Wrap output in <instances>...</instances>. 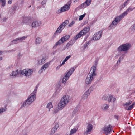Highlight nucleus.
Wrapping results in <instances>:
<instances>
[{"label": "nucleus", "instance_id": "nucleus-34", "mask_svg": "<svg viewBox=\"0 0 135 135\" xmlns=\"http://www.w3.org/2000/svg\"><path fill=\"white\" fill-rule=\"evenodd\" d=\"M91 2V0H87L85 3H86V5L88 6L90 4Z\"/></svg>", "mask_w": 135, "mask_h": 135}, {"label": "nucleus", "instance_id": "nucleus-29", "mask_svg": "<svg viewBox=\"0 0 135 135\" xmlns=\"http://www.w3.org/2000/svg\"><path fill=\"white\" fill-rule=\"evenodd\" d=\"M59 110L58 108H54L52 110V113L53 114H55L57 113Z\"/></svg>", "mask_w": 135, "mask_h": 135}, {"label": "nucleus", "instance_id": "nucleus-36", "mask_svg": "<svg viewBox=\"0 0 135 135\" xmlns=\"http://www.w3.org/2000/svg\"><path fill=\"white\" fill-rule=\"evenodd\" d=\"M38 88V86H36L35 88L34 91L31 93H33V94H35V93L37 91Z\"/></svg>", "mask_w": 135, "mask_h": 135}, {"label": "nucleus", "instance_id": "nucleus-19", "mask_svg": "<svg viewBox=\"0 0 135 135\" xmlns=\"http://www.w3.org/2000/svg\"><path fill=\"white\" fill-rule=\"evenodd\" d=\"M53 124L54 126L52 129V132L53 133H55L58 128L59 125L58 123L57 122H55L53 123Z\"/></svg>", "mask_w": 135, "mask_h": 135}, {"label": "nucleus", "instance_id": "nucleus-5", "mask_svg": "<svg viewBox=\"0 0 135 135\" xmlns=\"http://www.w3.org/2000/svg\"><path fill=\"white\" fill-rule=\"evenodd\" d=\"M90 28L88 27H86L81 30L75 37V39L77 40L78 38L81 37L82 36L86 34L89 31Z\"/></svg>", "mask_w": 135, "mask_h": 135}, {"label": "nucleus", "instance_id": "nucleus-9", "mask_svg": "<svg viewBox=\"0 0 135 135\" xmlns=\"http://www.w3.org/2000/svg\"><path fill=\"white\" fill-rule=\"evenodd\" d=\"M68 22V21L66 20L57 29L56 32L54 33V36H55L56 33H61L62 30L65 28V26L67 24Z\"/></svg>", "mask_w": 135, "mask_h": 135}, {"label": "nucleus", "instance_id": "nucleus-27", "mask_svg": "<svg viewBox=\"0 0 135 135\" xmlns=\"http://www.w3.org/2000/svg\"><path fill=\"white\" fill-rule=\"evenodd\" d=\"M53 107V105L51 102H49L48 103L46 106V108L48 109L49 111H50V109Z\"/></svg>", "mask_w": 135, "mask_h": 135}, {"label": "nucleus", "instance_id": "nucleus-22", "mask_svg": "<svg viewBox=\"0 0 135 135\" xmlns=\"http://www.w3.org/2000/svg\"><path fill=\"white\" fill-rule=\"evenodd\" d=\"M93 129V126L91 124H88L87 127V130L86 131V132L87 134L90 132Z\"/></svg>", "mask_w": 135, "mask_h": 135}, {"label": "nucleus", "instance_id": "nucleus-48", "mask_svg": "<svg viewBox=\"0 0 135 135\" xmlns=\"http://www.w3.org/2000/svg\"><path fill=\"white\" fill-rule=\"evenodd\" d=\"M79 0H75V1H74V2H77V1H78Z\"/></svg>", "mask_w": 135, "mask_h": 135}, {"label": "nucleus", "instance_id": "nucleus-46", "mask_svg": "<svg viewBox=\"0 0 135 135\" xmlns=\"http://www.w3.org/2000/svg\"><path fill=\"white\" fill-rule=\"evenodd\" d=\"M60 66H59L57 67H56V69H59L60 68Z\"/></svg>", "mask_w": 135, "mask_h": 135}, {"label": "nucleus", "instance_id": "nucleus-1", "mask_svg": "<svg viewBox=\"0 0 135 135\" xmlns=\"http://www.w3.org/2000/svg\"><path fill=\"white\" fill-rule=\"evenodd\" d=\"M133 8H129L125 12L122 13L118 16H117L115 18L114 20L113 21L112 23L110 24L109 27L111 29H113L114 28L118 22L123 18L127 15L130 12L132 11Z\"/></svg>", "mask_w": 135, "mask_h": 135}, {"label": "nucleus", "instance_id": "nucleus-2", "mask_svg": "<svg viewBox=\"0 0 135 135\" xmlns=\"http://www.w3.org/2000/svg\"><path fill=\"white\" fill-rule=\"evenodd\" d=\"M96 67L95 66H93L91 68L85 80V83L87 85L90 84L94 80L96 75Z\"/></svg>", "mask_w": 135, "mask_h": 135}, {"label": "nucleus", "instance_id": "nucleus-49", "mask_svg": "<svg viewBox=\"0 0 135 135\" xmlns=\"http://www.w3.org/2000/svg\"><path fill=\"white\" fill-rule=\"evenodd\" d=\"M2 59V57H0V60H1Z\"/></svg>", "mask_w": 135, "mask_h": 135}, {"label": "nucleus", "instance_id": "nucleus-24", "mask_svg": "<svg viewBox=\"0 0 135 135\" xmlns=\"http://www.w3.org/2000/svg\"><path fill=\"white\" fill-rule=\"evenodd\" d=\"M47 57H43L41 60H40L38 62L39 64L41 65L43 63H44L45 60L47 59Z\"/></svg>", "mask_w": 135, "mask_h": 135}, {"label": "nucleus", "instance_id": "nucleus-20", "mask_svg": "<svg viewBox=\"0 0 135 135\" xmlns=\"http://www.w3.org/2000/svg\"><path fill=\"white\" fill-rule=\"evenodd\" d=\"M21 70H17L15 71H13L10 74L12 76H15L17 75H21Z\"/></svg>", "mask_w": 135, "mask_h": 135}, {"label": "nucleus", "instance_id": "nucleus-32", "mask_svg": "<svg viewBox=\"0 0 135 135\" xmlns=\"http://www.w3.org/2000/svg\"><path fill=\"white\" fill-rule=\"evenodd\" d=\"M86 15V13H84L83 15H80L79 16V20L81 21L82 20L83 18L85 17Z\"/></svg>", "mask_w": 135, "mask_h": 135}, {"label": "nucleus", "instance_id": "nucleus-14", "mask_svg": "<svg viewBox=\"0 0 135 135\" xmlns=\"http://www.w3.org/2000/svg\"><path fill=\"white\" fill-rule=\"evenodd\" d=\"M42 24V22L40 21H35L32 23L31 27L32 28H36L40 26Z\"/></svg>", "mask_w": 135, "mask_h": 135}, {"label": "nucleus", "instance_id": "nucleus-41", "mask_svg": "<svg viewBox=\"0 0 135 135\" xmlns=\"http://www.w3.org/2000/svg\"><path fill=\"white\" fill-rule=\"evenodd\" d=\"M71 57V56L70 55L68 56H67L66 58L64 59L65 61H66L69 59Z\"/></svg>", "mask_w": 135, "mask_h": 135}, {"label": "nucleus", "instance_id": "nucleus-15", "mask_svg": "<svg viewBox=\"0 0 135 135\" xmlns=\"http://www.w3.org/2000/svg\"><path fill=\"white\" fill-rule=\"evenodd\" d=\"M67 105L66 104L60 100L58 104V108L59 109L61 110L65 107Z\"/></svg>", "mask_w": 135, "mask_h": 135}, {"label": "nucleus", "instance_id": "nucleus-43", "mask_svg": "<svg viewBox=\"0 0 135 135\" xmlns=\"http://www.w3.org/2000/svg\"><path fill=\"white\" fill-rule=\"evenodd\" d=\"M66 61H65V60H64L63 61L62 64L60 66H61L62 65L64 64H65V63Z\"/></svg>", "mask_w": 135, "mask_h": 135}, {"label": "nucleus", "instance_id": "nucleus-3", "mask_svg": "<svg viewBox=\"0 0 135 135\" xmlns=\"http://www.w3.org/2000/svg\"><path fill=\"white\" fill-rule=\"evenodd\" d=\"M131 45L128 43L122 44L118 48V50L120 51H127L131 47Z\"/></svg>", "mask_w": 135, "mask_h": 135}, {"label": "nucleus", "instance_id": "nucleus-47", "mask_svg": "<svg viewBox=\"0 0 135 135\" xmlns=\"http://www.w3.org/2000/svg\"><path fill=\"white\" fill-rule=\"evenodd\" d=\"M3 53V52H2V51H0V55H2Z\"/></svg>", "mask_w": 135, "mask_h": 135}, {"label": "nucleus", "instance_id": "nucleus-10", "mask_svg": "<svg viewBox=\"0 0 135 135\" xmlns=\"http://www.w3.org/2000/svg\"><path fill=\"white\" fill-rule=\"evenodd\" d=\"M103 132L106 134L108 135L112 131L110 125L105 126L102 130Z\"/></svg>", "mask_w": 135, "mask_h": 135}, {"label": "nucleus", "instance_id": "nucleus-18", "mask_svg": "<svg viewBox=\"0 0 135 135\" xmlns=\"http://www.w3.org/2000/svg\"><path fill=\"white\" fill-rule=\"evenodd\" d=\"M51 63V61L48 62L44 64L40 70L39 71L42 73L43 71H44L46 69L48 68Z\"/></svg>", "mask_w": 135, "mask_h": 135}, {"label": "nucleus", "instance_id": "nucleus-40", "mask_svg": "<svg viewBox=\"0 0 135 135\" xmlns=\"http://www.w3.org/2000/svg\"><path fill=\"white\" fill-rule=\"evenodd\" d=\"M131 28L133 30H135V23L131 26Z\"/></svg>", "mask_w": 135, "mask_h": 135}, {"label": "nucleus", "instance_id": "nucleus-42", "mask_svg": "<svg viewBox=\"0 0 135 135\" xmlns=\"http://www.w3.org/2000/svg\"><path fill=\"white\" fill-rule=\"evenodd\" d=\"M27 20L31 21L32 20V18L31 17H28L27 18Z\"/></svg>", "mask_w": 135, "mask_h": 135}, {"label": "nucleus", "instance_id": "nucleus-6", "mask_svg": "<svg viewBox=\"0 0 135 135\" xmlns=\"http://www.w3.org/2000/svg\"><path fill=\"white\" fill-rule=\"evenodd\" d=\"M71 4L68 3L66 4L60 9H58L57 11V13H60L62 12L68 11L70 8Z\"/></svg>", "mask_w": 135, "mask_h": 135}, {"label": "nucleus", "instance_id": "nucleus-39", "mask_svg": "<svg viewBox=\"0 0 135 135\" xmlns=\"http://www.w3.org/2000/svg\"><path fill=\"white\" fill-rule=\"evenodd\" d=\"M5 108H0V113H2L6 111Z\"/></svg>", "mask_w": 135, "mask_h": 135}, {"label": "nucleus", "instance_id": "nucleus-37", "mask_svg": "<svg viewBox=\"0 0 135 135\" xmlns=\"http://www.w3.org/2000/svg\"><path fill=\"white\" fill-rule=\"evenodd\" d=\"M75 22L74 21H72L68 25V26L69 27H71L75 24Z\"/></svg>", "mask_w": 135, "mask_h": 135}, {"label": "nucleus", "instance_id": "nucleus-23", "mask_svg": "<svg viewBox=\"0 0 135 135\" xmlns=\"http://www.w3.org/2000/svg\"><path fill=\"white\" fill-rule=\"evenodd\" d=\"M74 70L75 69L74 68H71L65 75L68 77H69L71 76V74L73 73Z\"/></svg>", "mask_w": 135, "mask_h": 135}, {"label": "nucleus", "instance_id": "nucleus-13", "mask_svg": "<svg viewBox=\"0 0 135 135\" xmlns=\"http://www.w3.org/2000/svg\"><path fill=\"white\" fill-rule=\"evenodd\" d=\"M102 35V31H100L95 33L93 36V38L94 40H97L99 39Z\"/></svg>", "mask_w": 135, "mask_h": 135}, {"label": "nucleus", "instance_id": "nucleus-11", "mask_svg": "<svg viewBox=\"0 0 135 135\" xmlns=\"http://www.w3.org/2000/svg\"><path fill=\"white\" fill-rule=\"evenodd\" d=\"M69 38V35H66L63 37L60 40H59L58 41L56 42L55 44V46H57L58 45H60L63 43L66 40H68Z\"/></svg>", "mask_w": 135, "mask_h": 135}, {"label": "nucleus", "instance_id": "nucleus-16", "mask_svg": "<svg viewBox=\"0 0 135 135\" xmlns=\"http://www.w3.org/2000/svg\"><path fill=\"white\" fill-rule=\"evenodd\" d=\"M26 38V37L25 36H23L21 37L17 38L12 41V44H14L21 42L23 41Z\"/></svg>", "mask_w": 135, "mask_h": 135}, {"label": "nucleus", "instance_id": "nucleus-45", "mask_svg": "<svg viewBox=\"0 0 135 135\" xmlns=\"http://www.w3.org/2000/svg\"><path fill=\"white\" fill-rule=\"evenodd\" d=\"M42 3L43 4H44L46 3V2L45 1H43L42 2Z\"/></svg>", "mask_w": 135, "mask_h": 135}, {"label": "nucleus", "instance_id": "nucleus-17", "mask_svg": "<svg viewBox=\"0 0 135 135\" xmlns=\"http://www.w3.org/2000/svg\"><path fill=\"white\" fill-rule=\"evenodd\" d=\"M61 100L67 104L69 101V97L68 95H65L62 97Z\"/></svg>", "mask_w": 135, "mask_h": 135}, {"label": "nucleus", "instance_id": "nucleus-8", "mask_svg": "<svg viewBox=\"0 0 135 135\" xmlns=\"http://www.w3.org/2000/svg\"><path fill=\"white\" fill-rule=\"evenodd\" d=\"M35 94L31 93L29 96L28 99L25 102V105H28L30 104L35 99Z\"/></svg>", "mask_w": 135, "mask_h": 135}, {"label": "nucleus", "instance_id": "nucleus-44", "mask_svg": "<svg viewBox=\"0 0 135 135\" xmlns=\"http://www.w3.org/2000/svg\"><path fill=\"white\" fill-rule=\"evenodd\" d=\"M12 0H9L8 1V3L9 4H11L12 3Z\"/></svg>", "mask_w": 135, "mask_h": 135}, {"label": "nucleus", "instance_id": "nucleus-4", "mask_svg": "<svg viewBox=\"0 0 135 135\" xmlns=\"http://www.w3.org/2000/svg\"><path fill=\"white\" fill-rule=\"evenodd\" d=\"M33 70L32 69H26L21 71V75L26 77H29L33 73Z\"/></svg>", "mask_w": 135, "mask_h": 135}, {"label": "nucleus", "instance_id": "nucleus-38", "mask_svg": "<svg viewBox=\"0 0 135 135\" xmlns=\"http://www.w3.org/2000/svg\"><path fill=\"white\" fill-rule=\"evenodd\" d=\"M123 59V56H121L119 59L118 61L117 62V64H118V63H120L121 62V61Z\"/></svg>", "mask_w": 135, "mask_h": 135}, {"label": "nucleus", "instance_id": "nucleus-25", "mask_svg": "<svg viewBox=\"0 0 135 135\" xmlns=\"http://www.w3.org/2000/svg\"><path fill=\"white\" fill-rule=\"evenodd\" d=\"M109 107V106L108 105L106 104H104L101 106V109L102 110H106Z\"/></svg>", "mask_w": 135, "mask_h": 135}, {"label": "nucleus", "instance_id": "nucleus-7", "mask_svg": "<svg viewBox=\"0 0 135 135\" xmlns=\"http://www.w3.org/2000/svg\"><path fill=\"white\" fill-rule=\"evenodd\" d=\"M132 102V101H129L123 104L124 108L126 110H130L133 108L134 106L135 105V102H133L131 105Z\"/></svg>", "mask_w": 135, "mask_h": 135}, {"label": "nucleus", "instance_id": "nucleus-12", "mask_svg": "<svg viewBox=\"0 0 135 135\" xmlns=\"http://www.w3.org/2000/svg\"><path fill=\"white\" fill-rule=\"evenodd\" d=\"M104 99L109 102H113L116 100L115 97L111 95H108L104 96Z\"/></svg>", "mask_w": 135, "mask_h": 135}, {"label": "nucleus", "instance_id": "nucleus-26", "mask_svg": "<svg viewBox=\"0 0 135 135\" xmlns=\"http://www.w3.org/2000/svg\"><path fill=\"white\" fill-rule=\"evenodd\" d=\"M42 42V39L39 37L37 38L35 40V44L36 45L40 44Z\"/></svg>", "mask_w": 135, "mask_h": 135}, {"label": "nucleus", "instance_id": "nucleus-35", "mask_svg": "<svg viewBox=\"0 0 135 135\" xmlns=\"http://www.w3.org/2000/svg\"><path fill=\"white\" fill-rule=\"evenodd\" d=\"M86 3H85V2L83 3V4H81V7L82 8H84L87 7L88 6L87 5H86Z\"/></svg>", "mask_w": 135, "mask_h": 135}, {"label": "nucleus", "instance_id": "nucleus-30", "mask_svg": "<svg viewBox=\"0 0 135 135\" xmlns=\"http://www.w3.org/2000/svg\"><path fill=\"white\" fill-rule=\"evenodd\" d=\"M77 131V129L76 128H73L71 129L70 131V135H71L74 134Z\"/></svg>", "mask_w": 135, "mask_h": 135}, {"label": "nucleus", "instance_id": "nucleus-31", "mask_svg": "<svg viewBox=\"0 0 135 135\" xmlns=\"http://www.w3.org/2000/svg\"><path fill=\"white\" fill-rule=\"evenodd\" d=\"M0 3H1V6L2 7L5 6L6 4V1L5 0H0Z\"/></svg>", "mask_w": 135, "mask_h": 135}, {"label": "nucleus", "instance_id": "nucleus-33", "mask_svg": "<svg viewBox=\"0 0 135 135\" xmlns=\"http://www.w3.org/2000/svg\"><path fill=\"white\" fill-rule=\"evenodd\" d=\"M93 90V88L92 87H90L89 88L88 90L86 91V92H88L89 93V94L90 95V93Z\"/></svg>", "mask_w": 135, "mask_h": 135}, {"label": "nucleus", "instance_id": "nucleus-21", "mask_svg": "<svg viewBox=\"0 0 135 135\" xmlns=\"http://www.w3.org/2000/svg\"><path fill=\"white\" fill-rule=\"evenodd\" d=\"M90 95L89 93L88 92H85L81 96V99L83 100H85L87 99L88 96Z\"/></svg>", "mask_w": 135, "mask_h": 135}, {"label": "nucleus", "instance_id": "nucleus-28", "mask_svg": "<svg viewBox=\"0 0 135 135\" xmlns=\"http://www.w3.org/2000/svg\"><path fill=\"white\" fill-rule=\"evenodd\" d=\"M69 77H68L66 75H65L64 76V77L62 80V83H66V81H67V80L69 79Z\"/></svg>", "mask_w": 135, "mask_h": 135}]
</instances>
